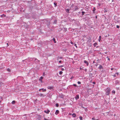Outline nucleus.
<instances>
[{"label": "nucleus", "instance_id": "19", "mask_svg": "<svg viewBox=\"0 0 120 120\" xmlns=\"http://www.w3.org/2000/svg\"><path fill=\"white\" fill-rule=\"evenodd\" d=\"M57 22V20H55L53 22V23L54 24H56Z\"/></svg>", "mask_w": 120, "mask_h": 120}, {"label": "nucleus", "instance_id": "20", "mask_svg": "<svg viewBox=\"0 0 120 120\" xmlns=\"http://www.w3.org/2000/svg\"><path fill=\"white\" fill-rule=\"evenodd\" d=\"M11 103H12V104H14L15 103V101H13Z\"/></svg>", "mask_w": 120, "mask_h": 120}, {"label": "nucleus", "instance_id": "21", "mask_svg": "<svg viewBox=\"0 0 120 120\" xmlns=\"http://www.w3.org/2000/svg\"><path fill=\"white\" fill-rule=\"evenodd\" d=\"M112 94H115V91L114 90H113L112 91Z\"/></svg>", "mask_w": 120, "mask_h": 120}, {"label": "nucleus", "instance_id": "24", "mask_svg": "<svg viewBox=\"0 0 120 120\" xmlns=\"http://www.w3.org/2000/svg\"><path fill=\"white\" fill-rule=\"evenodd\" d=\"M53 41H54V43H56V41H55V39L54 38H53Z\"/></svg>", "mask_w": 120, "mask_h": 120}, {"label": "nucleus", "instance_id": "41", "mask_svg": "<svg viewBox=\"0 0 120 120\" xmlns=\"http://www.w3.org/2000/svg\"><path fill=\"white\" fill-rule=\"evenodd\" d=\"M44 120H47V119H45V118H44Z\"/></svg>", "mask_w": 120, "mask_h": 120}, {"label": "nucleus", "instance_id": "13", "mask_svg": "<svg viewBox=\"0 0 120 120\" xmlns=\"http://www.w3.org/2000/svg\"><path fill=\"white\" fill-rule=\"evenodd\" d=\"M101 40V36H99V39H98L99 41L100 42V41Z\"/></svg>", "mask_w": 120, "mask_h": 120}, {"label": "nucleus", "instance_id": "11", "mask_svg": "<svg viewBox=\"0 0 120 120\" xmlns=\"http://www.w3.org/2000/svg\"><path fill=\"white\" fill-rule=\"evenodd\" d=\"M66 11L68 13H69V9H66Z\"/></svg>", "mask_w": 120, "mask_h": 120}, {"label": "nucleus", "instance_id": "28", "mask_svg": "<svg viewBox=\"0 0 120 120\" xmlns=\"http://www.w3.org/2000/svg\"><path fill=\"white\" fill-rule=\"evenodd\" d=\"M106 100H105V103H107V104H108V103H109V102H106Z\"/></svg>", "mask_w": 120, "mask_h": 120}, {"label": "nucleus", "instance_id": "48", "mask_svg": "<svg viewBox=\"0 0 120 120\" xmlns=\"http://www.w3.org/2000/svg\"><path fill=\"white\" fill-rule=\"evenodd\" d=\"M93 83L94 84H95V83L94 82H93Z\"/></svg>", "mask_w": 120, "mask_h": 120}, {"label": "nucleus", "instance_id": "5", "mask_svg": "<svg viewBox=\"0 0 120 120\" xmlns=\"http://www.w3.org/2000/svg\"><path fill=\"white\" fill-rule=\"evenodd\" d=\"M79 95H77L75 97V98L76 100H77L79 99Z\"/></svg>", "mask_w": 120, "mask_h": 120}, {"label": "nucleus", "instance_id": "49", "mask_svg": "<svg viewBox=\"0 0 120 120\" xmlns=\"http://www.w3.org/2000/svg\"><path fill=\"white\" fill-rule=\"evenodd\" d=\"M56 4V3H54V4L55 5Z\"/></svg>", "mask_w": 120, "mask_h": 120}, {"label": "nucleus", "instance_id": "46", "mask_svg": "<svg viewBox=\"0 0 120 120\" xmlns=\"http://www.w3.org/2000/svg\"><path fill=\"white\" fill-rule=\"evenodd\" d=\"M73 6H74V5H72V7L73 8Z\"/></svg>", "mask_w": 120, "mask_h": 120}, {"label": "nucleus", "instance_id": "10", "mask_svg": "<svg viewBox=\"0 0 120 120\" xmlns=\"http://www.w3.org/2000/svg\"><path fill=\"white\" fill-rule=\"evenodd\" d=\"M43 79V77H41L39 79L42 82V79Z\"/></svg>", "mask_w": 120, "mask_h": 120}, {"label": "nucleus", "instance_id": "38", "mask_svg": "<svg viewBox=\"0 0 120 120\" xmlns=\"http://www.w3.org/2000/svg\"><path fill=\"white\" fill-rule=\"evenodd\" d=\"M70 43H71V44H73V42H72V41H71V42H70Z\"/></svg>", "mask_w": 120, "mask_h": 120}, {"label": "nucleus", "instance_id": "51", "mask_svg": "<svg viewBox=\"0 0 120 120\" xmlns=\"http://www.w3.org/2000/svg\"><path fill=\"white\" fill-rule=\"evenodd\" d=\"M97 44V43H95L94 44H95V45H96Z\"/></svg>", "mask_w": 120, "mask_h": 120}, {"label": "nucleus", "instance_id": "32", "mask_svg": "<svg viewBox=\"0 0 120 120\" xmlns=\"http://www.w3.org/2000/svg\"><path fill=\"white\" fill-rule=\"evenodd\" d=\"M10 10H8L7 11V12H10Z\"/></svg>", "mask_w": 120, "mask_h": 120}, {"label": "nucleus", "instance_id": "27", "mask_svg": "<svg viewBox=\"0 0 120 120\" xmlns=\"http://www.w3.org/2000/svg\"><path fill=\"white\" fill-rule=\"evenodd\" d=\"M116 27L117 28H119L120 27L118 25H116Z\"/></svg>", "mask_w": 120, "mask_h": 120}, {"label": "nucleus", "instance_id": "36", "mask_svg": "<svg viewBox=\"0 0 120 120\" xmlns=\"http://www.w3.org/2000/svg\"><path fill=\"white\" fill-rule=\"evenodd\" d=\"M116 74L117 75H118V73H116Z\"/></svg>", "mask_w": 120, "mask_h": 120}, {"label": "nucleus", "instance_id": "23", "mask_svg": "<svg viewBox=\"0 0 120 120\" xmlns=\"http://www.w3.org/2000/svg\"><path fill=\"white\" fill-rule=\"evenodd\" d=\"M63 73V72L62 71H60L59 72V74L60 75L61 74Z\"/></svg>", "mask_w": 120, "mask_h": 120}, {"label": "nucleus", "instance_id": "17", "mask_svg": "<svg viewBox=\"0 0 120 120\" xmlns=\"http://www.w3.org/2000/svg\"><path fill=\"white\" fill-rule=\"evenodd\" d=\"M102 68V67L101 65H100L99 66V69H101V68Z\"/></svg>", "mask_w": 120, "mask_h": 120}, {"label": "nucleus", "instance_id": "26", "mask_svg": "<svg viewBox=\"0 0 120 120\" xmlns=\"http://www.w3.org/2000/svg\"><path fill=\"white\" fill-rule=\"evenodd\" d=\"M7 71H9V72H10V69H9V68H8V69H7Z\"/></svg>", "mask_w": 120, "mask_h": 120}, {"label": "nucleus", "instance_id": "18", "mask_svg": "<svg viewBox=\"0 0 120 120\" xmlns=\"http://www.w3.org/2000/svg\"><path fill=\"white\" fill-rule=\"evenodd\" d=\"M79 118L80 119V120H82V116H80Z\"/></svg>", "mask_w": 120, "mask_h": 120}, {"label": "nucleus", "instance_id": "54", "mask_svg": "<svg viewBox=\"0 0 120 120\" xmlns=\"http://www.w3.org/2000/svg\"><path fill=\"white\" fill-rule=\"evenodd\" d=\"M71 8L72 9V7H71Z\"/></svg>", "mask_w": 120, "mask_h": 120}, {"label": "nucleus", "instance_id": "52", "mask_svg": "<svg viewBox=\"0 0 120 120\" xmlns=\"http://www.w3.org/2000/svg\"><path fill=\"white\" fill-rule=\"evenodd\" d=\"M71 113H70V114H69V115H71Z\"/></svg>", "mask_w": 120, "mask_h": 120}, {"label": "nucleus", "instance_id": "4", "mask_svg": "<svg viewBox=\"0 0 120 120\" xmlns=\"http://www.w3.org/2000/svg\"><path fill=\"white\" fill-rule=\"evenodd\" d=\"M50 112V111L49 110H45L44 111V112L47 114L49 113V112Z\"/></svg>", "mask_w": 120, "mask_h": 120}, {"label": "nucleus", "instance_id": "2", "mask_svg": "<svg viewBox=\"0 0 120 120\" xmlns=\"http://www.w3.org/2000/svg\"><path fill=\"white\" fill-rule=\"evenodd\" d=\"M33 60H34V61L35 62H39V60H38L36 58H33Z\"/></svg>", "mask_w": 120, "mask_h": 120}, {"label": "nucleus", "instance_id": "29", "mask_svg": "<svg viewBox=\"0 0 120 120\" xmlns=\"http://www.w3.org/2000/svg\"><path fill=\"white\" fill-rule=\"evenodd\" d=\"M56 106L57 107H58L59 106V105L58 104H56Z\"/></svg>", "mask_w": 120, "mask_h": 120}, {"label": "nucleus", "instance_id": "50", "mask_svg": "<svg viewBox=\"0 0 120 120\" xmlns=\"http://www.w3.org/2000/svg\"><path fill=\"white\" fill-rule=\"evenodd\" d=\"M95 18H97V16H96Z\"/></svg>", "mask_w": 120, "mask_h": 120}, {"label": "nucleus", "instance_id": "37", "mask_svg": "<svg viewBox=\"0 0 120 120\" xmlns=\"http://www.w3.org/2000/svg\"><path fill=\"white\" fill-rule=\"evenodd\" d=\"M61 70L62 71H64V68H62L61 69Z\"/></svg>", "mask_w": 120, "mask_h": 120}, {"label": "nucleus", "instance_id": "22", "mask_svg": "<svg viewBox=\"0 0 120 120\" xmlns=\"http://www.w3.org/2000/svg\"><path fill=\"white\" fill-rule=\"evenodd\" d=\"M82 15H84V14L85 13V12L83 11L82 12Z\"/></svg>", "mask_w": 120, "mask_h": 120}, {"label": "nucleus", "instance_id": "12", "mask_svg": "<svg viewBox=\"0 0 120 120\" xmlns=\"http://www.w3.org/2000/svg\"><path fill=\"white\" fill-rule=\"evenodd\" d=\"M62 57L61 56L58 57L57 58V60H58L59 59H62Z\"/></svg>", "mask_w": 120, "mask_h": 120}, {"label": "nucleus", "instance_id": "47", "mask_svg": "<svg viewBox=\"0 0 120 120\" xmlns=\"http://www.w3.org/2000/svg\"><path fill=\"white\" fill-rule=\"evenodd\" d=\"M7 46H8V43H7Z\"/></svg>", "mask_w": 120, "mask_h": 120}, {"label": "nucleus", "instance_id": "1", "mask_svg": "<svg viewBox=\"0 0 120 120\" xmlns=\"http://www.w3.org/2000/svg\"><path fill=\"white\" fill-rule=\"evenodd\" d=\"M111 90L109 88H108L106 90V94L107 95H109L110 92Z\"/></svg>", "mask_w": 120, "mask_h": 120}, {"label": "nucleus", "instance_id": "16", "mask_svg": "<svg viewBox=\"0 0 120 120\" xmlns=\"http://www.w3.org/2000/svg\"><path fill=\"white\" fill-rule=\"evenodd\" d=\"M76 116V115L75 114L73 113L72 114V116L73 117H75Z\"/></svg>", "mask_w": 120, "mask_h": 120}, {"label": "nucleus", "instance_id": "43", "mask_svg": "<svg viewBox=\"0 0 120 120\" xmlns=\"http://www.w3.org/2000/svg\"><path fill=\"white\" fill-rule=\"evenodd\" d=\"M64 66L63 65H61L60 66V67H63Z\"/></svg>", "mask_w": 120, "mask_h": 120}, {"label": "nucleus", "instance_id": "25", "mask_svg": "<svg viewBox=\"0 0 120 120\" xmlns=\"http://www.w3.org/2000/svg\"><path fill=\"white\" fill-rule=\"evenodd\" d=\"M79 84H80L81 83V82L80 81H78L77 82Z\"/></svg>", "mask_w": 120, "mask_h": 120}, {"label": "nucleus", "instance_id": "33", "mask_svg": "<svg viewBox=\"0 0 120 120\" xmlns=\"http://www.w3.org/2000/svg\"><path fill=\"white\" fill-rule=\"evenodd\" d=\"M3 17H5L6 16V15H4V14H3Z\"/></svg>", "mask_w": 120, "mask_h": 120}, {"label": "nucleus", "instance_id": "34", "mask_svg": "<svg viewBox=\"0 0 120 120\" xmlns=\"http://www.w3.org/2000/svg\"><path fill=\"white\" fill-rule=\"evenodd\" d=\"M62 62V61L61 60H60L59 61V62L60 63H61Z\"/></svg>", "mask_w": 120, "mask_h": 120}, {"label": "nucleus", "instance_id": "30", "mask_svg": "<svg viewBox=\"0 0 120 120\" xmlns=\"http://www.w3.org/2000/svg\"><path fill=\"white\" fill-rule=\"evenodd\" d=\"M73 85L74 86H75V87H76L77 86H76V85L75 84H74Z\"/></svg>", "mask_w": 120, "mask_h": 120}, {"label": "nucleus", "instance_id": "40", "mask_svg": "<svg viewBox=\"0 0 120 120\" xmlns=\"http://www.w3.org/2000/svg\"><path fill=\"white\" fill-rule=\"evenodd\" d=\"M1 17H3V15H1Z\"/></svg>", "mask_w": 120, "mask_h": 120}, {"label": "nucleus", "instance_id": "7", "mask_svg": "<svg viewBox=\"0 0 120 120\" xmlns=\"http://www.w3.org/2000/svg\"><path fill=\"white\" fill-rule=\"evenodd\" d=\"M39 95L41 97H44V95L42 94H40Z\"/></svg>", "mask_w": 120, "mask_h": 120}, {"label": "nucleus", "instance_id": "53", "mask_svg": "<svg viewBox=\"0 0 120 120\" xmlns=\"http://www.w3.org/2000/svg\"><path fill=\"white\" fill-rule=\"evenodd\" d=\"M99 120L98 119H96V120Z\"/></svg>", "mask_w": 120, "mask_h": 120}, {"label": "nucleus", "instance_id": "39", "mask_svg": "<svg viewBox=\"0 0 120 120\" xmlns=\"http://www.w3.org/2000/svg\"><path fill=\"white\" fill-rule=\"evenodd\" d=\"M108 60H110V59L109 58H108Z\"/></svg>", "mask_w": 120, "mask_h": 120}, {"label": "nucleus", "instance_id": "35", "mask_svg": "<svg viewBox=\"0 0 120 120\" xmlns=\"http://www.w3.org/2000/svg\"><path fill=\"white\" fill-rule=\"evenodd\" d=\"M95 119V118H94L93 117L92 118V120H94Z\"/></svg>", "mask_w": 120, "mask_h": 120}, {"label": "nucleus", "instance_id": "6", "mask_svg": "<svg viewBox=\"0 0 120 120\" xmlns=\"http://www.w3.org/2000/svg\"><path fill=\"white\" fill-rule=\"evenodd\" d=\"M53 87L52 86H48L47 87V88L51 90L53 89Z\"/></svg>", "mask_w": 120, "mask_h": 120}, {"label": "nucleus", "instance_id": "45", "mask_svg": "<svg viewBox=\"0 0 120 120\" xmlns=\"http://www.w3.org/2000/svg\"><path fill=\"white\" fill-rule=\"evenodd\" d=\"M41 90V89H40L39 90V91H40Z\"/></svg>", "mask_w": 120, "mask_h": 120}, {"label": "nucleus", "instance_id": "9", "mask_svg": "<svg viewBox=\"0 0 120 120\" xmlns=\"http://www.w3.org/2000/svg\"><path fill=\"white\" fill-rule=\"evenodd\" d=\"M84 63H85V64H86V65H87V66H88V64H89V63L87 61H86V60H85L84 61Z\"/></svg>", "mask_w": 120, "mask_h": 120}, {"label": "nucleus", "instance_id": "8", "mask_svg": "<svg viewBox=\"0 0 120 120\" xmlns=\"http://www.w3.org/2000/svg\"><path fill=\"white\" fill-rule=\"evenodd\" d=\"M59 113V111L58 110H56V111L55 114L56 115H57Z\"/></svg>", "mask_w": 120, "mask_h": 120}, {"label": "nucleus", "instance_id": "3", "mask_svg": "<svg viewBox=\"0 0 120 120\" xmlns=\"http://www.w3.org/2000/svg\"><path fill=\"white\" fill-rule=\"evenodd\" d=\"M73 9H74V10L75 11L78 10L79 9V8L77 6H74V9L73 8Z\"/></svg>", "mask_w": 120, "mask_h": 120}, {"label": "nucleus", "instance_id": "31", "mask_svg": "<svg viewBox=\"0 0 120 120\" xmlns=\"http://www.w3.org/2000/svg\"><path fill=\"white\" fill-rule=\"evenodd\" d=\"M114 77H116V74H115L114 75H113Z\"/></svg>", "mask_w": 120, "mask_h": 120}, {"label": "nucleus", "instance_id": "14", "mask_svg": "<svg viewBox=\"0 0 120 120\" xmlns=\"http://www.w3.org/2000/svg\"><path fill=\"white\" fill-rule=\"evenodd\" d=\"M96 9L95 7H94L93 8V12L94 13H95V11L96 10Z\"/></svg>", "mask_w": 120, "mask_h": 120}, {"label": "nucleus", "instance_id": "44", "mask_svg": "<svg viewBox=\"0 0 120 120\" xmlns=\"http://www.w3.org/2000/svg\"><path fill=\"white\" fill-rule=\"evenodd\" d=\"M113 68H111V70H113Z\"/></svg>", "mask_w": 120, "mask_h": 120}, {"label": "nucleus", "instance_id": "42", "mask_svg": "<svg viewBox=\"0 0 120 120\" xmlns=\"http://www.w3.org/2000/svg\"><path fill=\"white\" fill-rule=\"evenodd\" d=\"M75 47H77V46L76 45V44H75Z\"/></svg>", "mask_w": 120, "mask_h": 120}, {"label": "nucleus", "instance_id": "15", "mask_svg": "<svg viewBox=\"0 0 120 120\" xmlns=\"http://www.w3.org/2000/svg\"><path fill=\"white\" fill-rule=\"evenodd\" d=\"M41 90H42V92H45L46 91V89H44L43 88L41 89Z\"/></svg>", "mask_w": 120, "mask_h": 120}]
</instances>
